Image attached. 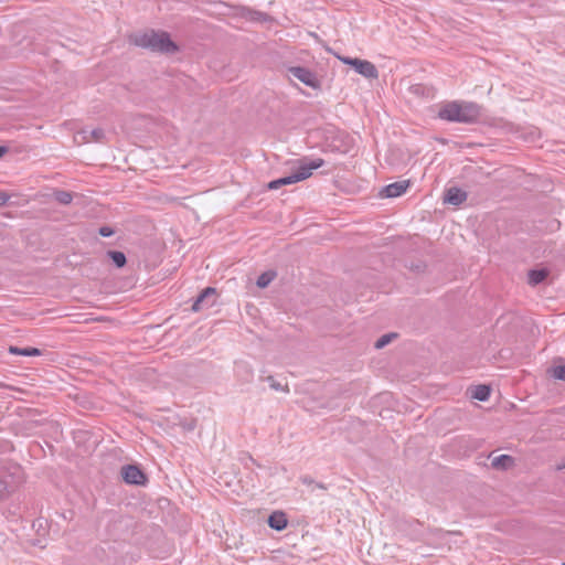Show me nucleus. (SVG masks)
Returning a JSON list of instances; mask_svg holds the SVG:
<instances>
[{
    "label": "nucleus",
    "mask_w": 565,
    "mask_h": 565,
    "mask_svg": "<svg viewBox=\"0 0 565 565\" xmlns=\"http://www.w3.org/2000/svg\"><path fill=\"white\" fill-rule=\"evenodd\" d=\"M129 43L153 53L167 55H172L179 51V46L166 31L149 30L142 33H134L129 35Z\"/></svg>",
    "instance_id": "nucleus-1"
},
{
    "label": "nucleus",
    "mask_w": 565,
    "mask_h": 565,
    "mask_svg": "<svg viewBox=\"0 0 565 565\" xmlns=\"http://www.w3.org/2000/svg\"><path fill=\"white\" fill-rule=\"evenodd\" d=\"M481 115V107L472 102H449L440 107L438 117L460 124H475Z\"/></svg>",
    "instance_id": "nucleus-2"
},
{
    "label": "nucleus",
    "mask_w": 565,
    "mask_h": 565,
    "mask_svg": "<svg viewBox=\"0 0 565 565\" xmlns=\"http://www.w3.org/2000/svg\"><path fill=\"white\" fill-rule=\"evenodd\" d=\"M323 164L324 160L321 158H317L313 160L303 158L302 160H300V164L295 172H292L289 175L270 181L267 186L269 190H277L284 185H289L303 181L311 177L313 170L321 168Z\"/></svg>",
    "instance_id": "nucleus-3"
},
{
    "label": "nucleus",
    "mask_w": 565,
    "mask_h": 565,
    "mask_svg": "<svg viewBox=\"0 0 565 565\" xmlns=\"http://www.w3.org/2000/svg\"><path fill=\"white\" fill-rule=\"evenodd\" d=\"M340 60L354 68V71L369 79H375L379 77V71L373 63L366 60H360L358 57H340Z\"/></svg>",
    "instance_id": "nucleus-4"
},
{
    "label": "nucleus",
    "mask_w": 565,
    "mask_h": 565,
    "mask_svg": "<svg viewBox=\"0 0 565 565\" xmlns=\"http://www.w3.org/2000/svg\"><path fill=\"white\" fill-rule=\"evenodd\" d=\"M289 75L294 76L306 86L313 89L321 88V82L317 77L316 73L303 66H290L287 68Z\"/></svg>",
    "instance_id": "nucleus-5"
},
{
    "label": "nucleus",
    "mask_w": 565,
    "mask_h": 565,
    "mask_svg": "<svg viewBox=\"0 0 565 565\" xmlns=\"http://www.w3.org/2000/svg\"><path fill=\"white\" fill-rule=\"evenodd\" d=\"M121 477L128 484L145 486L148 481L146 473L136 465L124 466Z\"/></svg>",
    "instance_id": "nucleus-6"
},
{
    "label": "nucleus",
    "mask_w": 565,
    "mask_h": 565,
    "mask_svg": "<svg viewBox=\"0 0 565 565\" xmlns=\"http://www.w3.org/2000/svg\"><path fill=\"white\" fill-rule=\"evenodd\" d=\"M216 297L217 290L214 287L204 288L193 302L192 310L194 312H198L201 311L202 309L211 308L212 306H214Z\"/></svg>",
    "instance_id": "nucleus-7"
},
{
    "label": "nucleus",
    "mask_w": 565,
    "mask_h": 565,
    "mask_svg": "<svg viewBox=\"0 0 565 565\" xmlns=\"http://www.w3.org/2000/svg\"><path fill=\"white\" fill-rule=\"evenodd\" d=\"M409 185V180L397 181L384 186L380 191V195L385 198H397L405 193Z\"/></svg>",
    "instance_id": "nucleus-8"
},
{
    "label": "nucleus",
    "mask_w": 565,
    "mask_h": 565,
    "mask_svg": "<svg viewBox=\"0 0 565 565\" xmlns=\"http://www.w3.org/2000/svg\"><path fill=\"white\" fill-rule=\"evenodd\" d=\"M467 192L457 186H451L445 191L444 202L458 206L467 200Z\"/></svg>",
    "instance_id": "nucleus-9"
},
{
    "label": "nucleus",
    "mask_w": 565,
    "mask_h": 565,
    "mask_svg": "<svg viewBox=\"0 0 565 565\" xmlns=\"http://www.w3.org/2000/svg\"><path fill=\"white\" fill-rule=\"evenodd\" d=\"M267 523L270 529L276 531H282L284 529H286L288 520L284 512L275 511L268 516Z\"/></svg>",
    "instance_id": "nucleus-10"
},
{
    "label": "nucleus",
    "mask_w": 565,
    "mask_h": 565,
    "mask_svg": "<svg viewBox=\"0 0 565 565\" xmlns=\"http://www.w3.org/2000/svg\"><path fill=\"white\" fill-rule=\"evenodd\" d=\"M78 135L83 142H103L105 139V131L102 128L82 129Z\"/></svg>",
    "instance_id": "nucleus-11"
},
{
    "label": "nucleus",
    "mask_w": 565,
    "mask_h": 565,
    "mask_svg": "<svg viewBox=\"0 0 565 565\" xmlns=\"http://www.w3.org/2000/svg\"><path fill=\"white\" fill-rule=\"evenodd\" d=\"M548 275L550 271L546 268L531 269L527 273V282L529 285L535 287L542 284L547 278Z\"/></svg>",
    "instance_id": "nucleus-12"
},
{
    "label": "nucleus",
    "mask_w": 565,
    "mask_h": 565,
    "mask_svg": "<svg viewBox=\"0 0 565 565\" xmlns=\"http://www.w3.org/2000/svg\"><path fill=\"white\" fill-rule=\"evenodd\" d=\"M491 466L498 470H508L514 466V458L510 455H500L491 460Z\"/></svg>",
    "instance_id": "nucleus-13"
},
{
    "label": "nucleus",
    "mask_w": 565,
    "mask_h": 565,
    "mask_svg": "<svg viewBox=\"0 0 565 565\" xmlns=\"http://www.w3.org/2000/svg\"><path fill=\"white\" fill-rule=\"evenodd\" d=\"M9 352L11 354L23 355V356H39V355H41V351L39 349L32 348V347L19 348V347L11 345L9 348Z\"/></svg>",
    "instance_id": "nucleus-14"
},
{
    "label": "nucleus",
    "mask_w": 565,
    "mask_h": 565,
    "mask_svg": "<svg viewBox=\"0 0 565 565\" xmlns=\"http://www.w3.org/2000/svg\"><path fill=\"white\" fill-rule=\"evenodd\" d=\"M490 387L488 385L481 384L473 387L471 392V397L484 402L490 397Z\"/></svg>",
    "instance_id": "nucleus-15"
},
{
    "label": "nucleus",
    "mask_w": 565,
    "mask_h": 565,
    "mask_svg": "<svg viewBox=\"0 0 565 565\" xmlns=\"http://www.w3.org/2000/svg\"><path fill=\"white\" fill-rule=\"evenodd\" d=\"M106 255L111 259L116 268H122L127 264V257L120 250H108Z\"/></svg>",
    "instance_id": "nucleus-16"
},
{
    "label": "nucleus",
    "mask_w": 565,
    "mask_h": 565,
    "mask_svg": "<svg viewBox=\"0 0 565 565\" xmlns=\"http://www.w3.org/2000/svg\"><path fill=\"white\" fill-rule=\"evenodd\" d=\"M277 274L275 270H267L260 274L256 280V286L258 288H266L275 278Z\"/></svg>",
    "instance_id": "nucleus-17"
},
{
    "label": "nucleus",
    "mask_w": 565,
    "mask_h": 565,
    "mask_svg": "<svg viewBox=\"0 0 565 565\" xmlns=\"http://www.w3.org/2000/svg\"><path fill=\"white\" fill-rule=\"evenodd\" d=\"M53 198L56 202H58L62 205H68L73 201L72 192L65 190H55L53 192Z\"/></svg>",
    "instance_id": "nucleus-18"
},
{
    "label": "nucleus",
    "mask_w": 565,
    "mask_h": 565,
    "mask_svg": "<svg viewBox=\"0 0 565 565\" xmlns=\"http://www.w3.org/2000/svg\"><path fill=\"white\" fill-rule=\"evenodd\" d=\"M264 380H265L266 382H268V383H269L270 388H273V390H275V391H281V392H284V393H289V392H290L288 384H286V385H281V384H280L279 382H277V381L274 379V376H271V375H268V376L264 377Z\"/></svg>",
    "instance_id": "nucleus-19"
},
{
    "label": "nucleus",
    "mask_w": 565,
    "mask_h": 565,
    "mask_svg": "<svg viewBox=\"0 0 565 565\" xmlns=\"http://www.w3.org/2000/svg\"><path fill=\"white\" fill-rule=\"evenodd\" d=\"M397 338V334L394 332L383 334L381 338H379L375 342L376 349H383L386 347L393 339Z\"/></svg>",
    "instance_id": "nucleus-20"
},
{
    "label": "nucleus",
    "mask_w": 565,
    "mask_h": 565,
    "mask_svg": "<svg viewBox=\"0 0 565 565\" xmlns=\"http://www.w3.org/2000/svg\"><path fill=\"white\" fill-rule=\"evenodd\" d=\"M554 379L565 381V365H556L551 370Z\"/></svg>",
    "instance_id": "nucleus-21"
},
{
    "label": "nucleus",
    "mask_w": 565,
    "mask_h": 565,
    "mask_svg": "<svg viewBox=\"0 0 565 565\" xmlns=\"http://www.w3.org/2000/svg\"><path fill=\"white\" fill-rule=\"evenodd\" d=\"M98 234L100 236H103V237H110V236H113L115 234V230L113 227H110V226H107V225L100 226L98 228Z\"/></svg>",
    "instance_id": "nucleus-22"
},
{
    "label": "nucleus",
    "mask_w": 565,
    "mask_h": 565,
    "mask_svg": "<svg viewBox=\"0 0 565 565\" xmlns=\"http://www.w3.org/2000/svg\"><path fill=\"white\" fill-rule=\"evenodd\" d=\"M11 195L4 191H0V206H6L9 203Z\"/></svg>",
    "instance_id": "nucleus-23"
},
{
    "label": "nucleus",
    "mask_w": 565,
    "mask_h": 565,
    "mask_svg": "<svg viewBox=\"0 0 565 565\" xmlns=\"http://www.w3.org/2000/svg\"><path fill=\"white\" fill-rule=\"evenodd\" d=\"M425 268L426 266L423 263L412 264L411 266V269L417 273L424 271Z\"/></svg>",
    "instance_id": "nucleus-24"
},
{
    "label": "nucleus",
    "mask_w": 565,
    "mask_h": 565,
    "mask_svg": "<svg viewBox=\"0 0 565 565\" xmlns=\"http://www.w3.org/2000/svg\"><path fill=\"white\" fill-rule=\"evenodd\" d=\"M301 482L307 486L315 484V480L310 476H303L301 477Z\"/></svg>",
    "instance_id": "nucleus-25"
},
{
    "label": "nucleus",
    "mask_w": 565,
    "mask_h": 565,
    "mask_svg": "<svg viewBox=\"0 0 565 565\" xmlns=\"http://www.w3.org/2000/svg\"><path fill=\"white\" fill-rule=\"evenodd\" d=\"M8 152V148L6 146H0V158H2Z\"/></svg>",
    "instance_id": "nucleus-26"
},
{
    "label": "nucleus",
    "mask_w": 565,
    "mask_h": 565,
    "mask_svg": "<svg viewBox=\"0 0 565 565\" xmlns=\"http://www.w3.org/2000/svg\"><path fill=\"white\" fill-rule=\"evenodd\" d=\"M315 486H316L317 488H319V489H322V490H326V489H327V487H326L323 483H321V482H315Z\"/></svg>",
    "instance_id": "nucleus-27"
},
{
    "label": "nucleus",
    "mask_w": 565,
    "mask_h": 565,
    "mask_svg": "<svg viewBox=\"0 0 565 565\" xmlns=\"http://www.w3.org/2000/svg\"><path fill=\"white\" fill-rule=\"evenodd\" d=\"M4 486H6V482H4V481H2V480L0 479V490H1L2 488H4Z\"/></svg>",
    "instance_id": "nucleus-28"
},
{
    "label": "nucleus",
    "mask_w": 565,
    "mask_h": 565,
    "mask_svg": "<svg viewBox=\"0 0 565 565\" xmlns=\"http://www.w3.org/2000/svg\"><path fill=\"white\" fill-rule=\"evenodd\" d=\"M2 386H3V384H2V383H0V387H2Z\"/></svg>",
    "instance_id": "nucleus-29"
},
{
    "label": "nucleus",
    "mask_w": 565,
    "mask_h": 565,
    "mask_svg": "<svg viewBox=\"0 0 565 565\" xmlns=\"http://www.w3.org/2000/svg\"><path fill=\"white\" fill-rule=\"evenodd\" d=\"M563 565H565V563Z\"/></svg>",
    "instance_id": "nucleus-30"
}]
</instances>
